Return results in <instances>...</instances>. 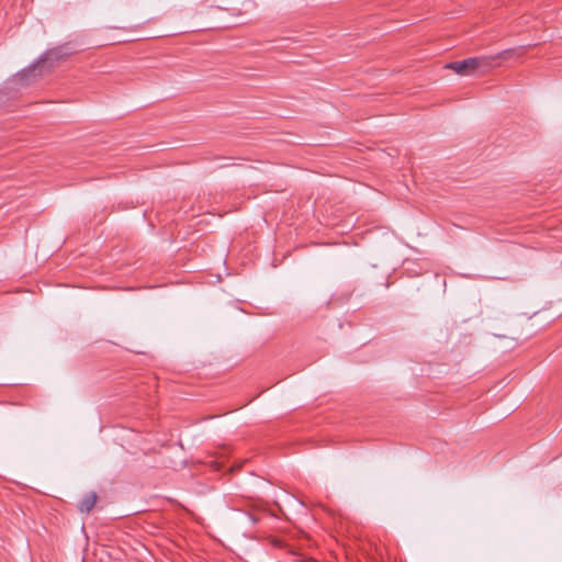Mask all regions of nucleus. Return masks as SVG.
Here are the masks:
<instances>
[{
  "mask_svg": "<svg viewBox=\"0 0 562 562\" xmlns=\"http://www.w3.org/2000/svg\"><path fill=\"white\" fill-rule=\"evenodd\" d=\"M72 54L74 50L69 44L59 45L48 49L38 58L36 63L18 72L14 76L13 81L21 87L27 86L36 77L42 76L44 71L50 70L58 63L65 60Z\"/></svg>",
  "mask_w": 562,
  "mask_h": 562,
  "instance_id": "f257e3e1",
  "label": "nucleus"
},
{
  "mask_svg": "<svg viewBox=\"0 0 562 562\" xmlns=\"http://www.w3.org/2000/svg\"><path fill=\"white\" fill-rule=\"evenodd\" d=\"M510 50H504L495 56H479L471 57L460 61H453L447 65V68L454 70L458 75L467 76L473 74L475 70L486 72L495 66V60L503 57Z\"/></svg>",
  "mask_w": 562,
  "mask_h": 562,
  "instance_id": "f03ea898",
  "label": "nucleus"
},
{
  "mask_svg": "<svg viewBox=\"0 0 562 562\" xmlns=\"http://www.w3.org/2000/svg\"><path fill=\"white\" fill-rule=\"evenodd\" d=\"M97 499L98 496L94 492L86 494L78 505L79 510L86 514L90 513L95 506Z\"/></svg>",
  "mask_w": 562,
  "mask_h": 562,
  "instance_id": "7ed1b4c3",
  "label": "nucleus"
}]
</instances>
